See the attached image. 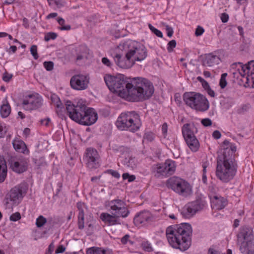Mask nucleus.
Returning a JSON list of instances; mask_svg holds the SVG:
<instances>
[{
	"label": "nucleus",
	"instance_id": "obj_42",
	"mask_svg": "<svg viewBox=\"0 0 254 254\" xmlns=\"http://www.w3.org/2000/svg\"><path fill=\"white\" fill-rule=\"evenodd\" d=\"M176 45L177 43L175 40H172L169 41L167 47V49L168 52H172L173 51V49L176 47Z\"/></svg>",
	"mask_w": 254,
	"mask_h": 254
},
{
	"label": "nucleus",
	"instance_id": "obj_33",
	"mask_svg": "<svg viewBox=\"0 0 254 254\" xmlns=\"http://www.w3.org/2000/svg\"><path fill=\"white\" fill-rule=\"evenodd\" d=\"M86 254H107V251L101 248L91 247L86 251Z\"/></svg>",
	"mask_w": 254,
	"mask_h": 254
},
{
	"label": "nucleus",
	"instance_id": "obj_62",
	"mask_svg": "<svg viewBox=\"0 0 254 254\" xmlns=\"http://www.w3.org/2000/svg\"><path fill=\"white\" fill-rule=\"evenodd\" d=\"M221 136V134L218 130H215L212 133V136L216 139L220 138Z\"/></svg>",
	"mask_w": 254,
	"mask_h": 254
},
{
	"label": "nucleus",
	"instance_id": "obj_17",
	"mask_svg": "<svg viewBox=\"0 0 254 254\" xmlns=\"http://www.w3.org/2000/svg\"><path fill=\"white\" fill-rule=\"evenodd\" d=\"M209 196L211 199V206L214 209L221 210L227 205V200L217 194H209Z\"/></svg>",
	"mask_w": 254,
	"mask_h": 254
},
{
	"label": "nucleus",
	"instance_id": "obj_20",
	"mask_svg": "<svg viewBox=\"0 0 254 254\" xmlns=\"http://www.w3.org/2000/svg\"><path fill=\"white\" fill-rule=\"evenodd\" d=\"M237 245L242 254H254V240L247 241Z\"/></svg>",
	"mask_w": 254,
	"mask_h": 254
},
{
	"label": "nucleus",
	"instance_id": "obj_15",
	"mask_svg": "<svg viewBox=\"0 0 254 254\" xmlns=\"http://www.w3.org/2000/svg\"><path fill=\"white\" fill-rule=\"evenodd\" d=\"M28 162V159L23 157L11 159L9 162L10 168L16 173H22L27 170Z\"/></svg>",
	"mask_w": 254,
	"mask_h": 254
},
{
	"label": "nucleus",
	"instance_id": "obj_41",
	"mask_svg": "<svg viewBox=\"0 0 254 254\" xmlns=\"http://www.w3.org/2000/svg\"><path fill=\"white\" fill-rule=\"evenodd\" d=\"M148 26L150 30L154 34H155L157 37L162 38L163 37V34L162 32L158 29L155 28L154 26H153L151 24H148Z\"/></svg>",
	"mask_w": 254,
	"mask_h": 254
},
{
	"label": "nucleus",
	"instance_id": "obj_8",
	"mask_svg": "<svg viewBox=\"0 0 254 254\" xmlns=\"http://www.w3.org/2000/svg\"><path fill=\"white\" fill-rule=\"evenodd\" d=\"M28 189V186L24 182L12 188L5 195L4 200L5 204L11 207L17 205L26 194Z\"/></svg>",
	"mask_w": 254,
	"mask_h": 254
},
{
	"label": "nucleus",
	"instance_id": "obj_54",
	"mask_svg": "<svg viewBox=\"0 0 254 254\" xmlns=\"http://www.w3.org/2000/svg\"><path fill=\"white\" fill-rule=\"evenodd\" d=\"M201 124L205 127L210 126L212 125V121L208 118H205L201 120Z\"/></svg>",
	"mask_w": 254,
	"mask_h": 254
},
{
	"label": "nucleus",
	"instance_id": "obj_59",
	"mask_svg": "<svg viewBox=\"0 0 254 254\" xmlns=\"http://www.w3.org/2000/svg\"><path fill=\"white\" fill-rule=\"evenodd\" d=\"M168 126L166 123H164L162 126V132L164 136L167 134Z\"/></svg>",
	"mask_w": 254,
	"mask_h": 254
},
{
	"label": "nucleus",
	"instance_id": "obj_7",
	"mask_svg": "<svg viewBox=\"0 0 254 254\" xmlns=\"http://www.w3.org/2000/svg\"><path fill=\"white\" fill-rule=\"evenodd\" d=\"M141 125L139 115L134 111L121 113L116 122V125L120 130L131 132L138 130Z\"/></svg>",
	"mask_w": 254,
	"mask_h": 254
},
{
	"label": "nucleus",
	"instance_id": "obj_55",
	"mask_svg": "<svg viewBox=\"0 0 254 254\" xmlns=\"http://www.w3.org/2000/svg\"><path fill=\"white\" fill-rule=\"evenodd\" d=\"M166 30L167 36L169 37H171L174 33L173 28L168 25H167L166 26Z\"/></svg>",
	"mask_w": 254,
	"mask_h": 254
},
{
	"label": "nucleus",
	"instance_id": "obj_40",
	"mask_svg": "<svg viewBox=\"0 0 254 254\" xmlns=\"http://www.w3.org/2000/svg\"><path fill=\"white\" fill-rule=\"evenodd\" d=\"M155 138V134L151 131L146 132L144 134V139H146L148 142L153 141Z\"/></svg>",
	"mask_w": 254,
	"mask_h": 254
},
{
	"label": "nucleus",
	"instance_id": "obj_46",
	"mask_svg": "<svg viewBox=\"0 0 254 254\" xmlns=\"http://www.w3.org/2000/svg\"><path fill=\"white\" fill-rule=\"evenodd\" d=\"M43 65L48 71H51L54 67V63L51 61L44 62Z\"/></svg>",
	"mask_w": 254,
	"mask_h": 254
},
{
	"label": "nucleus",
	"instance_id": "obj_30",
	"mask_svg": "<svg viewBox=\"0 0 254 254\" xmlns=\"http://www.w3.org/2000/svg\"><path fill=\"white\" fill-rule=\"evenodd\" d=\"M7 175V166L5 160L0 157V183L4 181Z\"/></svg>",
	"mask_w": 254,
	"mask_h": 254
},
{
	"label": "nucleus",
	"instance_id": "obj_23",
	"mask_svg": "<svg viewBox=\"0 0 254 254\" xmlns=\"http://www.w3.org/2000/svg\"><path fill=\"white\" fill-rule=\"evenodd\" d=\"M220 61L221 60L219 56L215 55L213 53H210L206 55L204 64L208 66H212L218 64Z\"/></svg>",
	"mask_w": 254,
	"mask_h": 254
},
{
	"label": "nucleus",
	"instance_id": "obj_26",
	"mask_svg": "<svg viewBox=\"0 0 254 254\" xmlns=\"http://www.w3.org/2000/svg\"><path fill=\"white\" fill-rule=\"evenodd\" d=\"M12 145L17 152L26 154L28 152L26 145L24 141L19 139H14L12 141Z\"/></svg>",
	"mask_w": 254,
	"mask_h": 254
},
{
	"label": "nucleus",
	"instance_id": "obj_49",
	"mask_svg": "<svg viewBox=\"0 0 254 254\" xmlns=\"http://www.w3.org/2000/svg\"><path fill=\"white\" fill-rule=\"evenodd\" d=\"M107 172L108 174H111L113 177H114L117 179H119L120 178V174H119V173L118 171H117L116 170L110 169V170H108L107 171Z\"/></svg>",
	"mask_w": 254,
	"mask_h": 254
},
{
	"label": "nucleus",
	"instance_id": "obj_22",
	"mask_svg": "<svg viewBox=\"0 0 254 254\" xmlns=\"http://www.w3.org/2000/svg\"><path fill=\"white\" fill-rule=\"evenodd\" d=\"M76 205L79 211L77 220L78 228L80 230H82L84 228V204L81 202H78L77 203Z\"/></svg>",
	"mask_w": 254,
	"mask_h": 254
},
{
	"label": "nucleus",
	"instance_id": "obj_12",
	"mask_svg": "<svg viewBox=\"0 0 254 254\" xmlns=\"http://www.w3.org/2000/svg\"><path fill=\"white\" fill-rule=\"evenodd\" d=\"M186 104L192 109L205 111L209 108V102L205 96H183Z\"/></svg>",
	"mask_w": 254,
	"mask_h": 254
},
{
	"label": "nucleus",
	"instance_id": "obj_29",
	"mask_svg": "<svg viewBox=\"0 0 254 254\" xmlns=\"http://www.w3.org/2000/svg\"><path fill=\"white\" fill-rule=\"evenodd\" d=\"M247 69V82L251 81L254 84V61L248 62Z\"/></svg>",
	"mask_w": 254,
	"mask_h": 254
},
{
	"label": "nucleus",
	"instance_id": "obj_51",
	"mask_svg": "<svg viewBox=\"0 0 254 254\" xmlns=\"http://www.w3.org/2000/svg\"><path fill=\"white\" fill-rule=\"evenodd\" d=\"M12 77V74H9V73H7V72H5L3 74L2 80L6 82H8L11 79Z\"/></svg>",
	"mask_w": 254,
	"mask_h": 254
},
{
	"label": "nucleus",
	"instance_id": "obj_57",
	"mask_svg": "<svg viewBox=\"0 0 254 254\" xmlns=\"http://www.w3.org/2000/svg\"><path fill=\"white\" fill-rule=\"evenodd\" d=\"M220 18L222 22L226 23L229 20V15L226 13H223L221 14Z\"/></svg>",
	"mask_w": 254,
	"mask_h": 254
},
{
	"label": "nucleus",
	"instance_id": "obj_19",
	"mask_svg": "<svg viewBox=\"0 0 254 254\" xmlns=\"http://www.w3.org/2000/svg\"><path fill=\"white\" fill-rule=\"evenodd\" d=\"M182 131L185 139L195 136L194 134L197 132V129L193 124H186L182 128Z\"/></svg>",
	"mask_w": 254,
	"mask_h": 254
},
{
	"label": "nucleus",
	"instance_id": "obj_52",
	"mask_svg": "<svg viewBox=\"0 0 254 254\" xmlns=\"http://www.w3.org/2000/svg\"><path fill=\"white\" fill-rule=\"evenodd\" d=\"M153 249L150 243L148 241H144V251L150 252L153 251Z\"/></svg>",
	"mask_w": 254,
	"mask_h": 254
},
{
	"label": "nucleus",
	"instance_id": "obj_35",
	"mask_svg": "<svg viewBox=\"0 0 254 254\" xmlns=\"http://www.w3.org/2000/svg\"><path fill=\"white\" fill-rule=\"evenodd\" d=\"M125 165L129 168L133 169L136 166L137 161L135 158L130 157L128 159H126Z\"/></svg>",
	"mask_w": 254,
	"mask_h": 254
},
{
	"label": "nucleus",
	"instance_id": "obj_48",
	"mask_svg": "<svg viewBox=\"0 0 254 254\" xmlns=\"http://www.w3.org/2000/svg\"><path fill=\"white\" fill-rule=\"evenodd\" d=\"M21 218V215L19 212H15L14 213H13L10 216V220L11 221H16Z\"/></svg>",
	"mask_w": 254,
	"mask_h": 254
},
{
	"label": "nucleus",
	"instance_id": "obj_14",
	"mask_svg": "<svg viewBox=\"0 0 254 254\" xmlns=\"http://www.w3.org/2000/svg\"><path fill=\"white\" fill-rule=\"evenodd\" d=\"M89 82V77L87 75L81 74L73 76L70 80L71 87L77 90H83L86 89Z\"/></svg>",
	"mask_w": 254,
	"mask_h": 254
},
{
	"label": "nucleus",
	"instance_id": "obj_6",
	"mask_svg": "<svg viewBox=\"0 0 254 254\" xmlns=\"http://www.w3.org/2000/svg\"><path fill=\"white\" fill-rule=\"evenodd\" d=\"M107 206L110 208L111 214L102 213L100 219L108 226L121 224L120 218H126L130 213L126 202L120 199L109 201Z\"/></svg>",
	"mask_w": 254,
	"mask_h": 254
},
{
	"label": "nucleus",
	"instance_id": "obj_31",
	"mask_svg": "<svg viewBox=\"0 0 254 254\" xmlns=\"http://www.w3.org/2000/svg\"><path fill=\"white\" fill-rule=\"evenodd\" d=\"M154 88L151 82L144 78V95H152Z\"/></svg>",
	"mask_w": 254,
	"mask_h": 254
},
{
	"label": "nucleus",
	"instance_id": "obj_10",
	"mask_svg": "<svg viewBox=\"0 0 254 254\" xmlns=\"http://www.w3.org/2000/svg\"><path fill=\"white\" fill-rule=\"evenodd\" d=\"M166 186L183 196H187L191 192L190 185L185 180L177 177L170 178L166 182Z\"/></svg>",
	"mask_w": 254,
	"mask_h": 254
},
{
	"label": "nucleus",
	"instance_id": "obj_53",
	"mask_svg": "<svg viewBox=\"0 0 254 254\" xmlns=\"http://www.w3.org/2000/svg\"><path fill=\"white\" fill-rule=\"evenodd\" d=\"M204 30L203 27L198 26L196 28L195 34L196 36H199L202 35L204 33Z\"/></svg>",
	"mask_w": 254,
	"mask_h": 254
},
{
	"label": "nucleus",
	"instance_id": "obj_36",
	"mask_svg": "<svg viewBox=\"0 0 254 254\" xmlns=\"http://www.w3.org/2000/svg\"><path fill=\"white\" fill-rule=\"evenodd\" d=\"M49 4L51 6H56L58 8H61L64 6V0H47Z\"/></svg>",
	"mask_w": 254,
	"mask_h": 254
},
{
	"label": "nucleus",
	"instance_id": "obj_3",
	"mask_svg": "<svg viewBox=\"0 0 254 254\" xmlns=\"http://www.w3.org/2000/svg\"><path fill=\"white\" fill-rule=\"evenodd\" d=\"M87 102L76 98L73 102L67 101L66 110L68 117L75 122L84 126L94 124L98 119V114L92 108L87 107Z\"/></svg>",
	"mask_w": 254,
	"mask_h": 254
},
{
	"label": "nucleus",
	"instance_id": "obj_18",
	"mask_svg": "<svg viewBox=\"0 0 254 254\" xmlns=\"http://www.w3.org/2000/svg\"><path fill=\"white\" fill-rule=\"evenodd\" d=\"M28 99L23 101L24 108L26 110H34L40 107L42 103L41 99L36 96H28Z\"/></svg>",
	"mask_w": 254,
	"mask_h": 254
},
{
	"label": "nucleus",
	"instance_id": "obj_34",
	"mask_svg": "<svg viewBox=\"0 0 254 254\" xmlns=\"http://www.w3.org/2000/svg\"><path fill=\"white\" fill-rule=\"evenodd\" d=\"M133 222L136 226H141V224L143 222L142 211H140L135 215L133 219Z\"/></svg>",
	"mask_w": 254,
	"mask_h": 254
},
{
	"label": "nucleus",
	"instance_id": "obj_32",
	"mask_svg": "<svg viewBox=\"0 0 254 254\" xmlns=\"http://www.w3.org/2000/svg\"><path fill=\"white\" fill-rule=\"evenodd\" d=\"M155 221V217L149 211H144V226L153 224Z\"/></svg>",
	"mask_w": 254,
	"mask_h": 254
},
{
	"label": "nucleus",
	"instance_id": "obj_50",
	"mask_svg": "<svg viewBox=\"0 0 254 254\" xmlns=\"http://www.w3.org/2000/svg\"><path fill=\"white\" fill-rule=\"evenodd\" d=\"M102 63L106 66L111 68L113 65L112 62L106 57H104L102 59Z\"/></svg>",
	"mask_w": 254,
	"mask_h": 254
},
{
	"label": "nucleus",
	"instance_id": "obj_16",
	"mask_svg": "<svg viewBox=\"0 0 254 254\" xmlns=\"http://www.w3.org/2000/svg\"><path fill=\"white\" fill-rule=\"evenodd\" d=\"M236 238L237 245L243 243L247 241L254 240L252 230L246 226H241L237 233Z\"/></svg>",
	"mask_w": 254,
	"mask_h": 254
},
{
	"label": "nucleus",
	"instance_id": "obj_5",
	"mask_svg": "<svg viewBox=\"0 0 254 254\" xmlns=\"http://www.w3.org/2000/svg\"><path fill=\"white\" fill-rule=\"evenodd\" d=\"M137 43L131 40L127 41L120 44L119 48L124 50L126 53L125 57L119 54L114 57V61L116 64L122 68H130L136 61H141L143 60L142 49L137 47Z\"/></svg>",
	"mask_w": 254,
	"mask_h": 254
},
{
	"label": "nucleus",
	"instance_id": "obj_24",
	"mask_svg": "<svg viewBox=\"0 0 254 254\" xmlns=\"http://www.w3.org/2000/svg\"><path fill=\"white\" fill-rule=\"evenodd\" d=\"M52 103L56 107V112L58 116L61 118L64 117L63 109L64 106L59 96H51Z\"/></svg>",
	"mask_w": 254,
	"mask_h": 254
},
{
	"label": "nucleus",
	"instance_id": "obj_2",
	"mask_svg": "<svg viewBox=\"0 0 254 254\" xmlns=\"http://www.w3.org/2000/svg\"><path fill=\"white\" fill-rule=\"evenodd\" d=\"M104 79L109 89L118 95H138L143 94V78L127 77L124 75L113 76L107 74Z\"/></svg>",
	"mask_w": 254,
	"mask_h": 254
},
{
	"label": "nucleus",
	"instance_id": "obj_21",
	"mask_svg": "<svg viewBox=\"0 0 254 254\" xmlns=\"http://www.w3.org/2000/svg\"><path fill=\"white\" fill-rule=\"evenodd\" d=\"M246 67H248V63L246 64H244L243 63L238 62L233 64L231 65L232 69L235 70V71H233V73L236 74L238 73L243 77H246L247 79V69Z\"/></svg>",
	"mask_w": 254,
	"mask_h": 254
},
{
	"label": "nucleus",
	"instance_id": "obj_4",
	"mask_svg": "<svg viewBox=\"0 0 254 254\" xmlns=\"http://www.w3.org/2000/svg\"><path fill=\"white\" fill-rule=\"evenodd\" d=\"M191 227L189 223L170 226L166 230L169 244L182 251L187 250L191 245Z\"/></svg>",
	"mask_w": 254,
	"mask_h": 254
},
{
	"label": "nucleus",
	"instance_id": "obj_43",
	"mask_svg": "<svg viewBox=\"0 0 254 254\" xmlns=\"http://www.w3.org/2000/svg\"><path fill=\"white\" fill-rule=\"evenodd\" d=\"M30 52L35 60H37L39 58L37 53V47L36 45H33L30 48Z\"/></svg>",
	"mask_w": 254,
	"mask_h": 254
},
{
	"label": "nucleus",
	"instance_id": "obj_1",
	"mask_svg": "<svg viewBox=\"0 0 254 254\" xmlns=\"http://www.w3.org/2000/svg\"><path fill=\"white\" fill-rule=\"evenodd\" d=\"M235 144L227 140L221 145L220 153L217 158L216 176L223 183H228L234 178L238 169L235 153L236 151Z\"/></svg>",
	"mask_w": 254,
	"mask_h": 254
},
{
	"label": "nucleus",
	"instance_id": "obj_63",
	"mask_svg": "<svg viewBox=\"0 0 254 254\" xmlns=\"http://www.w3.org/2000/svg\"><path fill=\"white\" fill-rule=\"evenodd\" d=\"M204 90L207 93L208 95H215L214 91L211 89L210 86L205 89Z\"/></svg>",
	"mask_w": 254,
	"mask_h": 254
},
{
	"label": "nucleus",
	"instance_id": "obj_9",
	"mask_svg": "<svg viewBox=\"0 0 254 254\" xmlns=\"http://www.w3.org/2000/svg\"><path fill=\"white\" fill-rule=\"evenodd\" d=\"M177 164L173 160L168 159L163 163L152 166V171L155 177L163 179L173 175L176 170Z\"/></svg>",
	"mask_w": 254,
	"mask_h": 254
},
{
	"label": "nucleus",
	"instance_id": "obj_28",
	"mask_svg": "<svg viewBox=\"0 0 254 254\" xmlns=\"http://www.w3.org/2000/svg\"><path fill=\"white\" fill-rule=\"evenodd\" d=\"M11 112V107L8 103L7 98H5L0 107V113L3 118L7 117Z\"/></svg>",
	"mask_w": 254,
	"mask_h": 254
},
{
	"label": "nucleus",
	"instance_id": "obj_11",
	"mask_svg": "<svg viewBox=\"0 0 254 254\" xmlns=\"http://www.w3.org/2000/svg\"><path fill=\"white\" fill-rule=\"evenodd\" d=\"M206 205L205 201L202 198H197L193 201L186 204L181 209V214L185 218H190L196 212L202 210Z\"/></svg>",
	"mask_w": 254,
	"mask_h": 254
},
{
	"label": "nucleus",
	"instance_id": "obj_13",
	"mask_svg": "<svg viewBox=\"0 0 254 254\" xmlns=\"http://www.w3.org/2000/svg\"><path fill=\"white\" fill-rule=\"evenodd\" d=\"M100 158L97 150L95 148L89 147L85 150L83 160L88 168L96 169L100 166Z\"/></svg>",
	"mask_w": 254,
	"mask_h": 254
},
{
	"label": "nucleus",
	"instance_id": "obj_37",
	"mask_svg": "<svg viewBox=\"0 0 254 254\" xmlns=\"http://www.w3.org/2000/svg\"><path fill=\"white\" fill-rule=\"evenodd\" d=\"M58 23L61 26L59 28L61 30H69L71 29V26L69 25H64L65 20L63 18L59 17L57 19Z\"/></svg>",
	"mask_w": 254,
	"mask_h": 254
},
{
	"label": "nucleus",
	"instance_id": "obj_25",
	"mask_svg": "<svg viewBox=\"0 0 254 254\" xmlns=\"http://www.w3.org/2000/svg\"><path fill=\"white\" fill-rule=\"evenodd\" d=\"M119 96H106V100L111 104H115L119 102ZM123 99L130 102H135L139 100V96H120Z\"/></svg>",
	"mask_w": 254,
	"mask_h": 254
},
{
	"label": "nucleus",
	"instance_id": "obj_47",
	"mask_svg": "<svg viewBox=\"0 0 254 254\" xmlns=\"http://www.w3.org/2000/svg\"><path fill=\"white\" fill-rule=\"evenodd\" d=\"M197 80L201 83L202 87L204 89H206L209 86L208 83L202 77L198 76L196 78Z\"/></svg>",
	"mask_w": 254,
	"mask_h": 254
},
{
	"label": "nucleus",
	"instance_id": "obj_64",
	"mask_svg": "<svg viewBox=\"0 0 254 254\" xmlns=\"http://www.w3.org/2000/svg\"><path fill=\"white\" fill-rule=\"evenodd\" d=\"M23 26L26 28H28L29 27L28 20L26 18L23 19Z\"/></svg>",
	"mask_w": 254,
	"mask_h": 254
},
{
	"label": "nucleus",
	"instance_id": "obj_27",
	"mask_svg": "<svg viewBox=\"0 0 254 254\" xmlns=\"http://www.w3.org/2000/svg\"><path fill=\"white\" fill-rule=\"evenodd\" d=\"M185 139L188 147L192 152H195L198 150L200 144L195 136Z\"/></svg>",
	"mask_w": 254,
	"mask_h": 254
},
{
	"label": "nucleus",
	"instance_id": "obj_56",
	"mask_svg": "<svg viewBox=\"0 0 254 254\" xmlns=\"http://www.w3.org/2000/svg\"><path fill=\"white\" fill-rule=\"evenodd\" d=\"M130 236L129 235L127 234L125 236H124L122 239H121V242L123 244L125 245L126 244L127 242H129L130 244H132V242L129 240Z\"/></svg>",
	"mask_w": 254,
	"mask_h": 254
},
{
	"label": "nucleus",
	"instance_id": "obj_38",
	"mask_svg": "<svg viewBox=\"0 0 254 254\" xmlns=\"http://www.w3.org/2000/svg\"><path fill=\"white\" fill-rule=\"evenodd\" d=\"M47 222V219L42 215H40L36 221V225L38 228L43 226Z\"/></svg>",
	"mask_w": 254,
	"mask_h": 254
},
{
	"label": "nucleus",
	"instance_id": "obj_44",
	"mask_svg": "<svg viewBox=\"0 0 254 254\" xmlns=\"http://www.w3.org/2000/svg\"><path fill=\"white\" fill-rule=\"evenodd\" d=\"M123 180H128V182H132L135 179V176L134 175H130L128 173H124L122 175Z\"/></svg>",
	"mask_w": 254,
	"mask_h": 254
},
{
	"label": "nucleus",
	"instance_id": "obj_39",
	"mask_svg": "<svg viewBox=\"0 0 254 254\" xmlns=\"http://www.w3.org/2000/svg\"><path fill=\"white\" fill-rule=\"evenodd\" d=\"M227 75V73H224L221 75V78L219 81V85L222 89L224 88L227 84L226 80Z\"/></svg>",
	"mask_w": 254,
	"mask_h": 254
},
{
	"label": "nucleus",
	"instance_id": "obj_60",
	"mask_svg": "<svg viewBox=\"0 0 254 254\" xmlns=\"http://www.w3.org/2000/svg\"><path fill=\"white\" fill-rule=\"evenodd\" d=\"M65 250V248L63 245H60L56 250V254L63 253Z\"/></svg>",
	"mask_w": 254,
	"mask_h": 254
},
{
	"label": "nucleus",
	"instance_id": "obj_45",
	"mask_svg": "<svg viewBox=\"0 0 254 254\" xmlns=\"http://www.w3.org/2000/svg\"><path fill=\"white\" fill-rule=\"evenodd\" d=\"M57 37V34L54 32H49L45 36V40L49 41L50 40H54Z\"/></svg>",
	"mask_w": 254,
	"mask_h": 254
},
{
	"label": "nucleus",
	"instance_id": "obj_58",
	"mask_svg": "<svg viewBox=\"0 0 254 254\" xmlns=\"http://www.w3.org/2000/svg\"><path fill=\"white\" fill-rule=\"evenodd\" d=\"M55 249V246L53 243H52L50 244L48 247V249L47 251L46 252L45 254H52L53 252L54 251Z\"/></svg>",
	"mask_w": 254,
	"mask_h": 254
},
{
	"label": "nucleus",
	"instance_id": "obj_61",
	"mask_svg": "<svg viewBox=\"0 0 254 254\" xmlns=\"http://www.w3.org/2000/svg\"><path fill=\"white\" fill-rule=\"evenodd\" d=\"M208 254H221L220 252L213 248H210L208 249Z\"/></svg>",
	"mask_w": 254,
	"mask_h": 254
}]
</instances>
